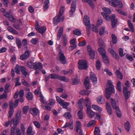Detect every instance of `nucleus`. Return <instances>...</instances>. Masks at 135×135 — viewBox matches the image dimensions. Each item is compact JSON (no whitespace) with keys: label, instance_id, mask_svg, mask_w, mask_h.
<instances>
[{"label":"nucleus","instance_id":"nucleus-35","mask_svg":"<svg viewBox=\"0 0 135 135\" xmlns=\"http://www.w3.org/2000/svg\"><path fill=\"white\" fill-rule=\"evenodd\" d=\"M35 132L32 130V128L31 127H28L27 130V133L28 134L33 135L35 134Z\"/></svg>","mask_w":135,"mask_h":135},{"label":"nucleus","instance_id":"nucleus-3","mask_svg":"<svg viewBox=\"0 0 135 135\" xmlns=\"http://www.w3.org/2000/svg\"><path fill=\"white\" fill-rule=\"evenodd\" d=\"M107 87L105 89V96L108 99L110 98V95L113 93H115V90L114 86L111 80H108L107 84Z\"/></svg>","mask_w":135,"mask_h":135},{"label":"nucleus","instance_id":"nucleus-11","mask_svg":"<svg viewBox=\"0 0 135 135\" xmlns=\"http://www.w3.org/2000/svg\"><path fill=\"white\" fill-rule=\"evenodd\" d=\"M87 51L89 54V56L91 59H94L95 57V52L93 50L91 46L88 45L87 47Z\"/></svg>","mask_w":135,"mask_h":135},{"label":"nucleus","instance_id":"nucleus-57","mask_svg":"<svg viewBox=\"0 0 135 135\" xmlns=\"http://www.w3.org/2000/svg\"><path fill=\"white\" fill-rule=\"evenodd\" d=\"M28 109V106H26L24 107L23 109V113L25 114H26Z\"/></svg>","mask_w":135,"mask_h":135},{"label":"nucleus","instance_id":"nucleus-19","mask_svg":"<svg viewBox=\"0 0 135 135\" xmlns=\"http://www.w3.org/2000/svg\"><path fill=\"white\" fill-rule=\"evenodd\" d=\"M90 76L92 82L96 84L97 82V78L94 74L92 72H91Z\"/></svg>","mask_w":135,"mask_h":135},{"label":"nucleus","instance_id":"nucleus-28","mask_svg":"<svg viewBox=\"0 0 135 135\" xmlns=\"http://www.w3.org/2000/svg\"><path fill=\"white\" fill-rule=\"evenodd\" d=\"M63 27H61L59 29L57 34V40H60V37L63 33Z\"/></svg>","mask_w":135,"mask_h":135},{"label":"nucleus","instance_id":"nucleus-25","mask_svg":"<svg viewBox=\"0 0 135 135\" xmlns=\"http://www.w3.org/2000/svg\"><path fill=\"white\" fill-rule=\"evenodd\" d=\"M106 107L107 112L110 115H111L112 113V108L109 103L107 102L106 103Z\"/></svg>","mask_w":135,"mask_h":135},{"label":"nucleus","instance_id":"nucleus-55","mask_svg":"<svg viewBox=\"0 0 135 135\" xmlns=\"http://www.w3.org/2000/svg\"><path fill=\"white\" fill-rule=\"evenodd\" d=\"M40 97V101L43 103L47 104V103L45 100L44 99V97L42 94L41 93Z\"/></svg>","mask_w":135,"mask_h":135},{"label":"nucleus","instance_id":"nucleus-24","mask_svg":"<svg viewBox=\"0 0 135 135\" xmlns=\"http://www.w3.org/2000/svg\"><path fill=\"white\" fill-rule=\"evenodd\" d=\"M20 69L22 74L26 77L28 74V73L26 71V69L22 66H20Z\"/></svg>","mask_w":135,"mask_h":135},{"label":"nucleus","instance_id":"nucleus-10","mask_svg":"<svg viewBox=\"0 0 135 135\" xmlns=\"http://www.w3.org/2000/svg\"><path fill=\"white\" fill-rule=\"evenodd\" d=\"M76 1V0H73L72 1L71 7V10L70 11V17L73 15V13L75 10Z\"/></svg>","mask_w":135,"mask_h":135},{"label":"nucleus","instance_id":"nucleus-41","mask_svg":"<svg viewBox=\"0 0 135 135\" xmlns=\"http://www.w3.org/2000/svg\"><path fill=\"white\" fill-rule=\"evenodd\" d=\"M82 1L83 2L88 3L92 8L94 7L93 3L91 0H82Z\"/></svg>","mask_w":135,"mask_h":135},{"label":"nucleus","instance_id":"nucleus-63","mask_svg":"<svg viewBox=\"0 0 135 135\" xmlns=\"http://www.w3.org/2000/svg\"><path fill=\"white\" fill-rule=\"evenodd\" d=\"M58 75L55 74H50V76H51V77H50V79H58Z\"/></svg>","mask_w":135,"mask_h":135},{"label":"nucleus","instance_id":"nucleus-30","mask_svg":"<svg viewBox=\"0 0 135 135\" xmlns=\"http://www.w3.org/2000/svg\"><path fill=\"white\" fill-rule=\"evenodd\" d=\"M7 29L10 32L16 35H17L18 33L16 30L10 26H8L7 27Z\"/></svg>","mask_w":135,"mask_h":135},{"label":"nucleus","instance_id":"nucleus-62","mask_svg":"<svg viewBox=\"0 0 135 135\" xmlns=\"http://www.w3.org/2000/svg\"><path fill=\"white\" fill-rule=\"evenodd\" d=\"M83 101V99L81 98L80 99L78 102V105L79 107L80 108H82V103Z\"/></svg>","mask_w":135,"mask_h":135},{"label":"nucleus","instance_id":"nucleus-56","mask_svg":"<svg viewBox=\"0 0 135 135\" xmlns=\"http://www.w3.org/2000/svg\"><path fill=\"white\" fill-rule=\"evenodd\" d=\"M78 115L79 118L82 119L83 118V113L81 110H79L78 112Z\"/></svg>","mask_w":135,"mask_h":135},{"label":"nucleus","instance_id":"nucleus-5","mask_svg":"<svg viewBox=\"0 0 135 135\" xmlns=\"http://www.w3.org/2000/svg\"><path fill=\"white\" fill-rule=\"evenodd\" d=\"M98 51L100 54L102 56L104 62L107 65H108L109 64V58L106 54L105 50L100 47L98 49Z\"/></svg>","mask_w":135,"mask_h":135},{"label":"nucleus","instance_id":"nucleus-15","mask_svg":"<svg viewBox=\"0 0 135 135\" xmlns=\"http://www.w3.org/2000/svg\"><path fill=\"white\" fill-rule=\"evenodd\" d=\"M109 51L113 56L117 60H118L119 57L118 54L113 49H109Z\"/></svg>","mask_w":135,"mask_h":135},{"label":"nucleus","instance_id":"nucleus-42","mask_svg":"<svg viewBox=\"0 0 135 135\" xmlns=\"http://www.w3.org/2000/svg\"><path fill=\"white\" fill-rule=\"evenodd\" d=\"M27 98L29 100L32 99L33 98L32 94L31 92H28L27 93Z\"/></svg>","mask_w":135,"mask_h":135},{"label":"nucleus","instance_id":"nucleus-48","mask_svg":"<svg viewBox=\"0 0 135 135\" xmlns=\"http://www.w3.org/2000/svg\"><path fill=\"white\" fill-rule=\"evenodd\" d=\"M112 42L114 44H115L117 41V37L114 34H112Z\"/></svg>","mask_w":135,"mask_h":135},{"label":"nucleus","instance_id":"nucleus-4","mask_svg":"<svg viewBox=\"0 0 135 135\" xmlns=\"http://www.w3.org/2000/svg\"><path fill=\"white\" fill-rule=\"evenodd\" d=\"M65 9V7L62 6L61 7L59 12L58 15L56 16L53 18V23L54 25H56L60 22L64 21V16L62 17L63 14Z\"/></svg>","mask_w":135,"mask_h":135},{"label":"nucleus","instance_id":"nucleus-23","mask_svg":"<svg viewBox=\"0 0 135 135\" xmlns=\"http://www.w3.org/2000/svg\"><path fill=\"white\" fill-rule=\"evenodd\" d=\"M50 3L49 0H46L45 1L44 3V11H45L49 7V4Z\"/></svg>","mask_w":135,"mask_h":135},{"label":"nucleus","instance_id":"nucleus-53","mask_svg":"<svg viewBox=\"0 0 135 135\" xmlns=\"http://www.w3.org/2000/svg\"><path fill=\"white\" fill-rule=\"evenodd\" d=\"M101 65V63L99 60H97L96 62V67L99 70L100 69V68Z\"/></svg>","mask_w":135,"mask_h":135},{"label":"nucleus","instance_id":"nucleus-31","mask_svg":"<svg viewBox=\"0 0 135 135\" xmlns=\"http://www.w3.org/2000/svg\"><path fill=\"white\" fill-rule=\"evenodd\" d=\"M4 16L6 17L9 18V20L13 22L14 20L13 17L11 15H9V13L8 12H6Z\"/></svg>","mask_w":135,"mask_h":135},{"label":"nucleus","instance_id":"nucleus-12","mask_svg":"<svg viewBox=\"0 0 135 135\" xmlns=\"http://www.w3.org/2000/svg\"><path fill=\"white\" fill-rule=\"evenodd\" d=\"M30 54V51L28 50H27L24 54H22L20 56V59L22 60H26L29 57Z\"/></svg>","mask_w":135,"mask_h":135},{"label":"nucleus","instance_id":"nucleus-46","mask_svg":"<svg viewBox=\"0 0 135 135\" xmlns=\"http://www.w3.org/2000/svg\"><path fill=\"white\" fill-rule=\"evenodd\" d=\"M64 116L66 119H70L72 117V116L70 112H68L65 113Z\"/></svg>","mask_w":135,"mask_h":135},{"label":"nucleus","instance_id":"nucleus-26","mask_svg":"<svg viewBox=\"0 0 135 135\" xmlns=\"http://www.w3.org/2000/svg\"><path fill=\"white\" fill-rule=\"evenodd\" d=\"M89 78L88 77H87L84 81V85L86 89H89Z\"/></svg>","mask_w":135,"mask_h":135},{"label":"nucleus","instance_id":"nucleus-61","mask_svg":"<svg viewBox=\"0 0 135 135\" xmlns=\"http://www.w3.org/2000/svg\"><path fill=\"white\" fill-rule=\"evenodd\" d=\"M98 43L99 46H103L104 45L103 41L102 38H99L98 40Z\"/></svg>","mask_w":135,"mask_h":135},{"label":"nucleus","instance_id":"nucleus-6","mask_svg":"<svg viewBox=\"0 0 135 135\" xmlns=\"http://www.w3.org/2000/svg\"><path fill=\"white\" fill-rule=\"evenodd\" d=\"M56 99L57 101L62 107L63 108L66 109L68 108V106L70 104L69 103L65 102L64 100L61 99L59 96H56Z\"/></svg>","mask_w":135,"mask_h":135},{"label":"nucleus","instance_id":"nucleus-59","mask_svg":"<svg viewBox=\"0 0 135 135\" xmlns=\"http://www.w3.org/2000/svg\"><path fill=\"white\" fill-rule=\"evenodd\" d=\"M37 70L39 69V70H41L43 68V65L41 62H38L37 63V65L36 66Z\"/></svg>","mask_w":135,"mask_h":135},{"label":"nucleus","instance_id":"nucleus-18","mask_svg":"<svg viewBox=\"0 0 135 135\" xmlns=\"http://www.w3.org/2000/svg\"><path fill=\"white\" fill-rule=\"evenodd\" d=\"M91 108L87 109V113L88 116L90 118L94 117L95 115V113L91 110Z\"/></svg>","mask_w":135,"mask_h":135},{"label":"nucleus","instance_id":"nucleus-47","mask_svg":"<svg viewBox=\"0 0 135 135\" xmlns=\"http://www.w3.org/2000/svg\"><path fill=\"white\" fill-rule=\"evenodd\" d=\"M20 66H19L18 64L16 65L15 69V72L18 74H20Z\"/></svg>","mask_w":135,"mask_h":135},{"label":"nucleus","instance_id":"nucleus-1","mask_svg":"<svg viewBox=\"0 0 135 135\" xmlns=\"http://www.w3.org/2000/svg\"><path fill=\"white\" fill-rule=\"evenodd\" d=\"M102 9L105 12H102V15L106 20L107 21L111 20L112 22V28H114L117 22V20L115 18V15L114 14H112L110 17H109L108 14H111V11L109 8L103 7Z\"/></svg>","mask_w":135,"mask_h":135},{"label":"nucleus","instance_id":"nucleus-32","mask_svg":"<svg viewBox=\"0 0 135 135\" xmlns=\"http://www.w3.org/2000/svg\"><path fill=\"white\" fill-rule=\"evenodd\" d=\"M57 79L61 81L65 82H68L69 81V79L65 77L59 75H58Z\"/></svg>","mask_w":135,"mask_h":135},{"label":"nucleus","instance_id":"nucleus-43","mask_svg":"<svg viewBox=\"0 0 135 135\" xmlns=\"http://www.w3.org/2000/svg\"><path fill=\"white\" fill-rule=\"evenodd\" d=\"M128 26L131 29V31L132 32H133L134 31V28L133 24L129 20H128Z\"/></svg>","mask_w":135,"mask_h":135},{"label":"nucleus","instance_id":"nucleus-39","mask_svg":"<svg viewBox=\"0 0 135 135\" xmlns=\"http://www.w3.org/2000/svg\"><path fill=\"white\" fill-rule=\"evenodd\" d=\"M124 127L125 128L127 131V132H129L130 129V126L129 123L128 121H127V122L125 123Z\"/></svg>","mask_w":135,"mask_h":135},{"label":"nucleus","instance_id":"nucleus-50","mask_svg":"<svg viewBox=\"0 0 135 135\" xmlns=\"http://www.w3.org/2000/svg\"><path fill=\"white\" fill-rule=\"evenodd\" d=\"M123 50L121 48H120L119 49V54L120 57H122L123 56L125 55H126V54L125 53L124 54H123Z\"/></svg>","mask_w":135,"mask_h":135},{"label":"nucleus","instance_id":"nucleus-49","mask_svg":"<svg viewBox=\"0 0 135 135\" xmlns=\"http://www.w3.org/2000/svg\"><path fill=\"white\" fill-rule=\"evenodd\" d=\"M55 103V100L54 99H51L49 100L48 104L53 106Z\"/></svg>","mask_w":135,"mask_h":135},{"label":"nucleus","instance_id":"nucleus-36","mask_svg":"<svg viewBox=\"0 0 135 135\" xmlns=\"http://www.w3.org/2000/svg\"><path fill=\"white\" fill-rule=\"evenodd\" d=\"M73 124V121L72 120H71L69 122H66L65 125L63 126V128H66L70 126H71Z\"/></svg>","mask_w":135,"mask_h":135},{"label":"nucleus","instance_id":"nucleus-8","mask_svg":"<svg viewBox=\"0 0 135 135\" xmlns=\"http://www.w3.org/2000/svg\"><path fill=\"white\" fill-rule=\"evenodd\" d=\"M37 65V62H33V60H29L27 63V66L30 69H34L35 70H37L36 66Z\"/></svg>","mask_w":135,"mask_h":135},{"label":"nucleus","instance_id":"nucleus-2","mask_svg":"<svg viewBox=\"0 0 135 135\" xmlns=\"http://www.w3.org/2000/svg\"><path fill=\"white\" fill-rule=\"evenodd\" d=\"M20 118L18 116H16L15 119L12 118L10 121V124L11 126L12 124H13V127H11V131L12 135H15V134L16 135H21L20 129L18 128H17L16 126L19 122L20 120Z\"/></svg>","mask_w":135,"mask_h":135},{"label":"nucleus","instance_id":"nucleus-52","mask_svg":"<svg viewBox=\"0 0 135 135\" xmlns=\"http://www.w3.org/2000/svg\"><path fill=\"white\" fill-rule=\"evenodd\" d=\"M95 120H93L91 121L87 125V127H89L95 124Z\"/></svg>","mask_w":135,"mask_h":135},{"label":"nucleus","instance_id":"nucleus-51","mask_svg":"<svg viewBox=\"0 0 135 135\" xmlns=\"http://www.w3.org/2000/svg\"><path fill=\"white\" fill-rule=\"evenodd\" d=\"M117 87L118 90L119 91H121L122 90V88L121 82L118 81L117 82Z\"/></svg>","mask_w":135,"mask_h":135},{"label":"nucleus","instance_id":"nucleus-17","mask_svg":"<svg viewBox=\"0 0 135 135\" xmlns=\"http://www.w3.org/2000/svg\"><path fill=\"white\" fill-rule=\"evenodd\" d=\"M105 1L109 2V4L111 6L114 7H116L118 5L115 3L114 2L116 3H119L120 2L119 0H111L112 1H110V0H105Z\"/></svg>","mask_w":135,"mask_h":135},{"label":"nucleus","instance_id":"nucleus-54","mask_svg":"<svg viewBox=\"0 0 135 135\" xmlns=\"http://www.w3.org/2000/svg\"><path fill=\"white\" fill-rule=\"evenodd\" d=\"M73 33L74 34L78 36L80 35L81 34V31L78 29H76L73 31Z\"/></svg>","mask_w":135,"mask_h":135},{"label":"nucleus","instance_id":"nucleus-44","mask_svg":"<svg viewBox=\"0 0 135 135\" xmlns=\"http://www.w3.org/2000/svg\"><path fill=\"white\" fill-rule=\"evenodd\" d=\"M100 130L98 127H95L94 131V135H100Z\"/></svg>","mask_w":135,"mask_h":135},{"label":"nucleus","instance_id":"nucleus-16","mask_svg":"<svg viewBox=\"0 0 135 135\" xmlns=\"http://www.w3.org/2000/svg\"><path fill=\"white\" fill-rule=\"evenodd\" d=\"M83 22L85 26H89L90 25V20L89 17L87 15L84 16L83 18Z\"/></svg>","mask_w":135,"mask_h":135},{"label":"nucleus","instance_id":"nucleus-40","mask_svg":"<svg viewBox=\"0 0 135 135\" xmlns=\"http://www.w3.org/2000/svg\"><path fill=\"white\" fill-rule=\"evenodd\" d=\"M16 43L17 45L18 48H21L22 46L21 43V41L19 38H16Z\"/></svg>","mask_w":135,"mask_h":135},{"label":"nucleus","instance_id":"nucleus-14","mask_svg":"<svg viewBox=\"0 0 135 135\" xmlns=\"http://www.w3.org/2000/svg\"><path fill=\"white\" fill-rule=\"evenodd\" d=\"M76 131L79 132V135H82L83 134V132L81 129V123L79 121H77L76 123Z\"/></svg>","mask_w":135,"mask_h":135},{"label":"nucleus","instance_id":"nucleus-60","mask_svg":"<svg viewBox=\"0 0 135 135\" xmlns=\"http://www.w3.org/2000/svg\"><path fill=\"white\" fill-rule=\"evenodd\" d=\"M73 85H76L79 83V80L78 78H75L73 79Z\"/></svg>","mask_w":135,"mask_h":135},{"label":"nucleus","instance_id":"nucleus-20","mask_svg":"<svg viewBox=\"0 0 135 135\" xmlns=\"http://www.w3.org/2000/svg\"><path fill=\"white\" fill-rule=\"evenodd\" d=\"M97 102L99 104H102L105 102L104 98L102 95H99L98 97L97 98Z\"/></svg>","mask_w":135,"mask_h":135},{"label":"nucleus","instance_id":"nucleus-13","mask_svg":"<svg viewBox=\"0 0 135 135\" xmlns=\"http://www.w3.org/2000/svg\"><path fill=\"white\" fill-rule=\"evenodd\" d=\"M128 88L125 87L123 89V94L126 100L129 99L131 94L130 92L128 90Z\"/></svg>","mask_w":135,"mask_h":135},{"label":"nucleus","instance_id":"nucleus-33","mask_svg":"<svg viewBox=\"0 0 135 135\" xmlns=\"http://www.w3.org/2000/svg\"><path fill=\"white\" fill-rule=\"evenodd\" d=\"M92 107L94 109L99 112H101L102 111V109L98 105H93L92 106Z\"/></svg>","mask_w":135,"mask_h":135},{"label":"nucleus","instance_id":"nucleus-37","mask_svg":"<svg viewBox=\"0 0 135 135\" xmlns=\"http://www.w3.org/2000/svg\"><path fill=\"white\" fill-rule=\"evenodd\" d=\"M116 74L118 78L122 79H123V75L121 72L118 70H117L116 72Z\"/></svg>","mask_w":135,"mask_h":135},{"label":"nucleus","instance_id":"nucleus-7","mask_svg":"<svg viewBox=\"0 0 135 135\" xmlns=\"http://www.w3.org/2000/svg\"><path fill=\"white\" fill-rule=\"evenodd\" d=\"M78 64L79 68L81 70L86 69L88 68L86 61L85 60H81L79 61Z\"/></svg>","mask_w":135,"mask_h":135},{"label":"nucleus","instance_id":"nucleus-34","mask_svg":"<svg viewBox=\"0 0 135 135\" xmlns=\"http://www.w3.org/2000/svg\"><path fill=\"white\" fill-rule=\"evenodd\" d=\"M46 28L44 26H42L40 28H39L37 31L41 34L43 33L46 31Z\"/></svg>","mask_w":135,"mask_h":135},{"label":"nucleus","instance_id":"nucleus-27","mask_svg":"<svg viewBox=\"0 0 135 135\" xmlns=\"http://www.w3.org/2000/svg\"><path fill=\"white\" fill-rule=\"evenodd\" d=\"M61 41L62 42L63 45L64 46H66L68 43L67 37L65 36H63L62 38Z\"/></svg>","mask_w":135,"mask_h":135},{"label":"nucleus","instance_id":"nucleus-38","mask_svg":"<svg viewBox=\"0 0 135 135\" xmlns=\"http://www.w3.org/2000/svg\"><path fill=\"white\" fill-rule=\"evenodd\" d=\"M80 93V94L82 95H88L90 93V91L87 89L86 90H82L81 91Z\"/></svg>","mask_w":135,"mask_h":135},{"label":"nucleus","instance_id":"nucleus-58","mask_svg":"<svg viewBox=\"0 0 135 135\" xmlns=\"http://www.w3.org/2000/svg\"><path fill=\"white\" fill-rule=\"evenodd\" d=\"M39 40L37 38H33L31 41V42L33 44H36L38 42Z\"/></svg>","mask_w":135,"mask_h":135},{"label":"nucleus","instance_id":"nucleus-21","mask_svg":"<svg viewBox=\"0 0 135 135\" xmlns=\"http://www.w3.org/2000/svg\"><path fill=\"white\" fill-rule=\"evenodd\" d=\"M38 112V109L36 108H30V112L33 115H36Z\"/></svg>","mask_w":135,"mask_h":135},{"label":"nucleus","instance_id":"nucleus-29","mask_svg":"<svg viewBox=\"0 0 135 135\" xmlns=\"http://www.w3.org/2000/svg\"><path fill=\"white\" fill-rule=\"evenodd\" d=\"M110 103L113 108L114 109H115L117 108L118 107L117 105L115 100L112 98H111L110 99Z\"/></svg>","mask_w":135,"mask_h":135},{"label":"nucleus","instance_id":"nucleus-22","mask_svg":"<svg viewBox=\"0 0 135 135\" xmlns=\"http://www.w3.org/2000/svg\"><path fill=\"white\" fill-rule=\"evenodd\" d=\"M85 104V105L87 109L91 108V106L90 104V102L89 101V99L86 97L84 100Z\"/></svg>","mask_w":135,"mask_h":135},{"label":"nucleus","instance_id":"nucleus-45","mask_svg":"<svg viewBox=\"0 0 135 135\" xmlns=\"http://www.w3.org/2000/svg\"><path fill=\"white\" fill-rule=\"evenodd\" d=\"M115 109L116 110V112L117 116L119 118L121 117V113L119 109V107Z\"/></svg>","mask_w":135,"mask_h":135},{"label":"nucleus","instance_id":"nucleus-64","mask_svg":"<svg viewBox=\"0 0 135 135\" xmlns=\"http://www.w3.org/2000/svg\"><path fill=\"white\" fill-rule=\"evenodd\" d=\"M14 112V110L13 108H10V110L9 112V118H11L12 116V114Z\"/></svg>","mask_w":135,"mask_h":135},{"label":"nucleus","instance_id":"nucleus-9","mask_svg":"<svg viewBox=\"0 0 135 135\" xmlns=\"http://www.w3.org/2000/svg\"><path fill=\"white\" fill-rule=\"evenodd\" d=\"M58 59L60 62L63 64H65L67 63L65 57L62 52L59 53L58 55Z\"/></svg>","mask_w":135,"mask_h":135}]
</instances>
